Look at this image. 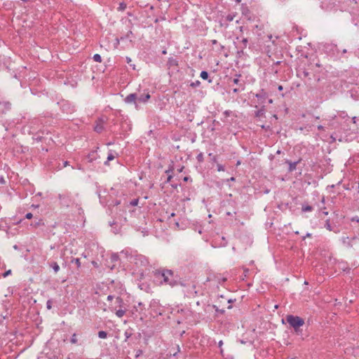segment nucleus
Returning a JSON list of instances; mask_svg holds the SVG:
<instances>
[{
  "mask_svg": "<svg viewBox=\"0 0 359 359\" xmlns=\"http://www.w3.org/2000/svg\"><path fill=\"white\" fill-rule=\"evenodd\" d=\"M72 262L74 263L78 268H79L81 266V262H80V259L79 258H74L72 260Z\"/></svg>",
  "mask_w": 359,
  "mask_h": 359,
  "instance_id": "nucleus-28",
  "label": "nucleus"
},
{
  "mask_svg": "<svg viewBox=\"0 0 359 359\" xmlns=\"http://www.w3.org/2000/svg\"><path fill=\"white\" fill-rule=\"evenodd\" d=\"M126 62L133 69H135V65L132 63V60L129 57H126Z\"/></svg>",
  "mask_w": 359,
  "mask_h": 359,
  "instance_id": "nucleus-27",
  "label": "nucleus"
},
{
  "mask_svg": "<svg viewBox=\"0 0 359 359\" xmlns=\"http://www.w3.org/2000/svg\"><path fill=\"white\" fill-rule=\"evenodd\" d=\"M227 19H228L229 21H231V20H233V17H231V16H229H229L227 17Z\"/></svg>",
  "mask_w": 359,
  "mask_h": 359,
  "instance_id": "nucleus-54",
  "label": "nucleus"
},
{
  "mask_svg": "<svg viewBox=\"0 0 359 359\" xmlns=\"http://www.w3.org/2000/svg\"><path fill=\"white\" fill-rule=\"evenodd\" d=\"M233 82L234 84L239 85L240 86V80L238 78H235L233 79Z\"/></svg>",
  "mask_w": 359,
  "mask_h": 359,
  "instance_id": "nucleus-40",
  "label": "nucleus"
},
{
  "mask_svg": "<svg viewBox=\"0 0 359 359\" xmlns=\"http://www.w3.org/2000/svg\"><path fill=\"white\" fill-rule=\"evenodd\" d=\"M264 114V110L261 109L256 112V116H262Z\"/></svg>",
  "mask_w": 359,
  "mask_h": 359,
  "instance_id": "nucleus-32",
  "label": "nucleus"
},
{
  "mask_svg": "<svg viewBox=\"0 0 359 359\" xmlns=\"http://www.w3.org/2000/svg\"><path fill=\"white\" fill-rule=\"evenodd\" d=\"M346 52H347V51H346V49H344V50H342V53H346Z\"/></svg>",
  "mask_w": 359,
  "mask_h": 359,
  "instance_id": "nucleus-60",
  "label": "nucleus"
},
{
  "mask_svg": "<svg viewBox=\"0 0 359 359\" xmlns=\"http://www.w3.org/2000/svg\"><path fill=\"white\" fill-rule=\"evenodd\" d=\"M217 171H219V172L224 171V167L221 164H217Z\"/></svg>",
  "mask_w": 359,
  "mask_h": 359,
  "instance_id": "nucleus-36",
  "label": "nucleus"
},
{
  "mask_svg": "<svg viewBox=\"0 0 359 359\" xmlns=\"http://www.w3.org/2000/svg\"><path fill=\"white\" fill-rule=\"evenodd\" d=\"M113 299H114V296H112V295H109L107 297V300L108 301H111Z\"/></svg>",
  "mask_w": 359,
  "mask_h": 359,
  "instance_id": "nucleus-48",
  "label": "nucleus"
},
{
  "mask_svg": "<svg viewBox=\"0 0 359 359\" xmlns=\"http://www.w3.org/2000/svg\"><path fill=\"white\" fill-rule=\"evenodd\" d=\"M116 304H117L121 308L122 305L123 304V299L120 297H117L116 298Z\"/></svg>",
  "mask_w": 359,
  "mask_h": 359,
  "instance_id": "nucleus-22",
  "label": "nucleus"
},
{
  "mask_svg": "<svg viewBox=\"0 0 359 359\" xmlns=\"http://www.w3.org/2000/svg\"><path fill=\"white\" fill-rule=\"evenodd\" d=\"M41 224H43L42 220L41 219H39L37 220L35 219L31 225L36 227L41 226Z\"/></svg>",
  "mask_w": 359,
  "mask_h": 359,
  "instance_id": "nucleus-19",
  "label": "nucleus"
},
{
  "mask_svg": "<svg viewBox=\"0 0 359 359\" xmlns=\"http://www.w3.org/2000/svg\"><path fill=\"white\" fill-rule=\"evenodd\" d=\"M302 210V212H311L313 210V207L309 205H303Z\"/></svg>",
  "mask_w": 359,
  "mask_h": 359,
  "instance_id": "nucleus-15",
  "label": "nucleus"
},
{
  "mask_svg": "<svg viewBox=\"0 0 359 359\" xmlns=\"http://www.w3.org/2000/svg\"><path fill=\"white\" fill-rule=\"evenodd\" d=\"M183 169H184V166H182L181 168H180L177 170V171H178L179 172H182L183 171Z\"/></svg>",
  "mask_w": 359,
  "mask_h": 359,
  "instance_id": "nucleus-53",
  "label": "nucleus"
},
{
  "mask_svg": "<svg viewBox=\"0 0 359 359\" xmlns=\"http://www.w3.org/2000/svg\"><path fill=\"white\" fill-rule=\"evenodd\" d=\"M325 227L328 230V231H332V227L330 224V219H327L325 221Z\"/></svg>",
  "mask_w": 359,
  "mask_h": 359,
  "instance_id": "nucleus-25",
  "label": "nucleus"
},
{
  "mask_svg": "<svg viewBox=\"0 0 359 359\" xmlns=\"http://www.w3.org/2000/svg\"><path fill=\"white\" fill-rule=\"evenodd\" d=\"M130 262L140 266H147L149 264L147 258L142 255H130Z\"/></svg>",
  "mask_w": 359,
  "mask_h": 359,
  "instance_id": "nucleus-4",
  "label": "nucleus"
},
{
  "mask_svg": "<svg viewBox=\"0 0 359 359\" xmlns=\"http://www.w3.org/2000/svg\"><path fill=\"white\" fill-rule=\"evenodd\" d=\"M200 76H201L203 79L206 80V79H208V76H209V74H208V72H206V71H202V72H201Z\"/></svg>",
  "mask_w": 359,
  "mask_h": 359,
  "instance_id": "nucleus-20",
  "label": "nucleus"
},
{
  "mask_svg": "<svg viewBox=\"0 0 359 359\" xmlns=\"http://www.w3.org/2000/svg\"><path fill=\"white\" fill-rule=\"evenodd\" d=\"M33 217V215L31 212H28L26 214L25 217L28 219H32Z\"/></svg>",
  "mask_w": 359,
  "mask_h": 359,
  "instance_id": "nucleus-42",
  "label": "nucleus"
},
{
  "mask_svg": "<svg viewBox=\"0 0 359 359\" xmlns=\"http://www.w3.org/2000/svg\"><path fill=\"white\" fill-rule=\"evenodd\" d=\"M103 129V127L100 125H97L95 127V130L97 133H101L102 130Z\"/></svg>",
  "mask_w": 359,
  "mask_h": 359,
  "instance_id": "nucleus-33",
  "label": "nucleus"
},
{
  "mask_svg": "<svg viewBox=\"0 0 359 359\" xmlns=\"http://www.w3.org/2000/svg\"><path fill=\"white\" fill-rule=\"evenodd\" d=\"M121 255H123L125 256L126 258H127L130 261V255H133L131 252L129 251V250L126 249L121 252Z\"/></svg>",
  "mask_w": 359,
  "mask_h": 359,
  "instance_id": "nucleus-12",
  "label": "nucleus"
},
{
  "mask_svg": "<svg viewBox=\"0 0 359 359\" xmlns=\"http://www.w3.org/2000/svg\"><path fill=\"white\" fill-rule=\"evenodd\" d=\"M75 205H76V208H77V209H78L79 214V215H82V214H83V209L81 208L80 204H79V203H75Z\"/></svg>",
  "mask_w": 359,
  "mask_h": 359,
  "instance_id": "nucleus-31",
  "label": "nucleus"
},
{
  "mask_svg": "<svg viewBox=\"0 0 359 359\" xmlns=\"http://www.w3.org/2000/svg\"><path fill=\"white\" fill-rule=\"evenodd\" d=\"M241 0H236L237 3H240Z\"/></svg>",
  "mask_w": 359,
  "mask_h": 359,
  "instance_id": "nucleus-62",
  "label": "nucleus"
},
{
  "mask_svg": "<svg viewBox=\"0 0 359 359\" xmlns=\"http://www.w3.org/2000/svg\"><path fill=\"white\" fill-rule=\"evenodd\" d=\"M97 335L100 339H106L107 337V333L105 331H99Z\"/></svg>",
  "mask_w": 359,
  "mask_h": 359,
  "instance_id": "nucleus-17",
  "label": "nucleus"
},
{
  "mask_svg": "<svg viewBox=\"0 0 359 359\" xmlns=\"http://www.w3.org/2000/svg\"><path fill=\"white\" fill-rule=\"evenodd\" d=\"M11 273V270H8L6 271L4 274H3V276L5 278V277H7L8 275H10Z\"/></svg>",
  "mask_w": 359,
  "mask_h": 359,
  "instance_id": "nucleus-44",
  "label": "nucleus"
},
{
  "mask_svg": "<svg viewBox=\"0 0 359 359\" xmlns=\"http://www.w3.org/2000/svg\"><path fill=\"white\" fill-rule=\"evenodd\" d=\"M172 175H168L167 180H166V182H170L171 181V180H172Z\"/></svg>",
  "mask_w": 359,
  "mask_h": 359,
  "instance_id": "nucleus-46",
  "label": "nucleus"
},
{
  "mask_svg": "<svg viewBox=\"0 0 359 359\" xmlns=\"http://www.w3.org/2000/svg\"><path fill=\"white\" fill-rule=\"evenodd\" d=\"M323 214L324 215H328V212H327V211H323Z\"/></svg>",
  "mask_w": 359,
  "mask_h": 359,
  "instance_id": "nucleus-57",
  "label": "nucleus"
},
{
  "mask_svg": "<svg viewBox=\"0 0 359 359\" xmlns=\"http://www.w3.org/2000/svg\"><path fill=\"white\" fill-rule=\"evenodd\" d=\"M1 104L7 110L11 109V104L9 102H8V101L1 102Z\"/></svg>",
  "mask_w": 359,
  "mask_h": 359,
  "instance_id": "nucleus-21",
  "label": "nucleus"
},
{
  "mask_svg": "<svg viewBox=\"0 0 359 359\" xmlns=\"http://www.w3.org/2000/svg\"><path fill=\"white\" fill-rule=\"evenodd\" d=\"M197 159L198 161H202L203 159V154H199L198 156H197Z\"/></svg>",
  "mask_w": 359,
  "mask_h": 359,
  "instance_id": "nucleus-41",
  "label": "nucleus"
},
{
  "mask_svg": "<svg viewBox=\"0 0 359 359\" xmlns=\"http://www.w3.org/2000/svg\"><path fill=\"white\" fill-rule=\"evenodd\" d=\"M68 164H69V162H68V161H65V162H64V166H65V167H66Z\"/></svg>",
  "mask_w": 359,
  "mask_h": 359,
  "instance_id": "nucleus-56",
  "label": "nucleus"
},
{
  "mask_svg": "<svg viewBox=\"0 0 359 359\" xmlns=\"http://www.w3.org/2000/svg\"><path fill=\"white\" fill-rule=\"evenodd\" d=\"M278 90H280H280H282L283 89V86H279L278 87Z\"/></svg>",
  "mask_w": 359,
  "mask_h": 359,
  "instance_id": "nucleus-55",
  "label": "nucleus"
},
{
  "mask_svg": "<svg viewBox=\"0 0 359 359\" xmlns=\"http://www.w3.org/2000/svg\"><path fill=\"white\" fill-rule=\"evenodd\" d=\"M256 97L259 99V100H264L266 97H267V95L266 93L264 91V90H262L259 93H258L257 94H256Z\"/></svg>",
  "mask_w": 359,
  "mask_h": 359,
  "instance_id": "nucleus-11",
  "label": "nucleus"
},
{
  "mask_svg": "<svg viewBox=\"0 0 359 359\" xmlns=\"http://www.w3.org/2000/svg\"><path fill=\"white\" fill-rule=\"evenodd\" d=\"M286 320L289 325L294 330L297 334H299L301 330L300 327L304 325V320L299 316L288 315L286 317Z\"/></svg>",
  "mask_w": 359,
  "mask_h": 359,
  "instance_id": "nucleus-2",
  "label": "nucleus"
},
{
  "mask_svg": "<svg viewBox=\"0 0 359 359\" xmlns=\"http://www.w3.org/2000/svg\"><path fill=\"white\" fill-rule=\"evenodd\" d=\"M115 158V156L114 155V154L112 153V151H110L109 154H108V156H107V161L104 162V164L105 165H107L108 164V162L110 161H112L114 160Z\"/></svg>",
  "mask_w": 359,
  "mask_h": 359,
  "instance_id": "nucleus-16",
  "label": "nucleus"
},
{
  "mask_svg": "<svg viewBox=\"0 0 359 359\" xmlns=\"http://www.w3.org/2000/svg\"><path fill=\"white\" fill-rule=\"evenodd\" d=\"M39 205H32V207L34 208H37Z\"/></svg>",
  "mask_w": 359,
  "mask_h": 359,
  "instance_id": "nucleus-64",
  "label": "nucleus"
},
{
  "mask_svg": "<svg viewBox=\"0 0 359 359\" xmlns=\"http://www.w3.org/2000/svg\"><path fill=\"white\" fill-rule=\"evenodd\" d=\"M138 203H139V199L138 198H135V199L132 200L130 202V205H132V206H136V205H138Z\"/></svg>",
  "mask_w": 359,
  "mask_h": 359,
  "instance_id": "nucleus-30",
  "label": "nucleus"
},
{
  "mask_svg": "<svg viewBox=\"0 0 359 359\" xmlns=\"http://www.w3.org/2000/svg\"><path fill=\"white\" fill-rule=\"evenodd\" d=\"M39 205H32V207L34 208H37Z\"/></svg>",
  "mask_w": 359,
  "mask_h": 359,
  "instance_id": "nucleus-63",
  "label": "nucleus"
},
{
  "mask_svg": "<svg viewBox=\"0 0 359 359\" xmlns=\"http://www.w3.org/2000/svg\"><path fill=\"white\" fill-rule=\"evenodd\" d=\"M142 354V351L139 349L136 351L135 358H139Z\"/></svg>",
  "mask_w": 359,
  "mask_h": 359,
  "instance_id": "nucleus-38",
  "label": "nucleus"
},
{
  "mask_svg": "<svg viewBox=\"0 0 359 359\" xmlns=\"http://www.w3.org/2000/svg\"><path fill=\"white\" fill-rule=\"evenodd\" d=\"M70 341L72 344H74L77 343L78 339H77L76 334L74 333L72 334Z\"/></svg>",
  "mask_w": 359,
  "mask_h": 359,
  "instance_id": "nucleus-26",
  "label": "nucleus"
},
{
  "mask_svg": "<svg viewBox=\"0 0 359 359\" xmlns=\"http://www.w3.org/2000/svg\"><path fill=\"white\" fill-rule=\"evenodd\" d=\"M184 295L187 297H195L198 295V292L196 290V285L194 283L187 284V287L183 290Z\"/></svg>",
  "mask_w": 359,
  "mask_h": 359,
  "instance_id": "nucleus-5",
  "label": "nucleus"
},
{
  "mask_svg": "<svg viewBox=\"0 0 359 359\" xmlns=\"http://www.w3.org/2000/svg\"><path fill=\"white\" fill-rule=\"evenodd\" d=\"M201 82L199 81H196V82H193L191 83V86L196 87L200 85Z\"/></svg>",
  "mask_w": 359,
  "mask_h": 359,
  "instance_id": "nucleus-39",
  "label": "nucleus"
},
{
  "mask_svg": "<svg viewBox=\"0 0 359 359\" xmlns=\"http://www.w3.org/2000/svg\"><path fill=\"white\" fill-rule=\"evenodd\" d=\"M124 335L126 337V341H127L132 335L131 332H129L128 331H126L124 333Z\"/></svg>",
  "mask_w": 359,
  "mask_h": 359,
  "instance_id": "nucleus-35",
  "label": "nucleus"
},
{
  "mask_svg": "<svg viewBox=\"0 0 359 359\" xmlns=\"http://www.w3.org/2000/svg\"><path fill=\"white\" fill-rule=\"evenodd\" d=\"M318 129L320 130H324V127L323 126H321V125H319L318 126Z\"/></svg>",
  "mask_w": 359,
  "mask_h": 359,
  "instance_id": "nucleus-50",
  "label": "nucleus"
},
{
  "mask_svg": "<svg viewBox=\"0 0 359 359\" xmlns=\"http://www.w3.org/2000/svg\"><path fill=\"white\" fill-rule=\"evenodd\" d=\"M224 48V46H222V45H221V44H219V50H223Z\"/></svg>",
  "mask_w": 359,
  "mask_h": 359,
  "instance_id": "nucleus-51",
  "label": "nucleus"
},
{
  "mask_svg": "<svg viewBox=\"0 0 359 359\" xmlns=\"http://www.w3.org/2000/svg\"><path fill=\"white\" fill-rule=\"evenodd\" d=\"M229 180L233 182V181H235V178L233 177H232Z\"/></svg>",
  "mask_w": 359,
  "mask_h": 359,
  "instance_id": "nucleus-58",
  "label": "nucleus"
},
{
  "mask_svg": "<svg viewBox=\"0 0 359 359\" xmlns=\"http://www.w3.org/2000/svg\"><path fill=\"white\" fill-rule=\"evenodd\" d=\"M211 43L212 45H217V41L215 40V39H213L211 41Z\"/></svg>",
  "mask_w": 359,
  "mask_h": 359,
  "instance_id": "nucleus-49",
  "label": "nucleus"
},
{
  "mask_svg": "<svg viewBox=\"0 0 359 359\" xmlns=\"http://www.w3.org/2000/svg\"><path fill=\"white\" fill-rule=\"evenodd\" d=\"M49 266L53 268L55 273H57L60 270V266L56 262L50 263Z\"/></svg>",
  "mask_w": 359,
  "mask_h": 359,
  "instance_id": "nucleus-13",
  "label": "nucleus"
},
{
  "mask_svg": "<svg viewBox=\"0 0 359 359\" xmlns=\"http://www.w3.org/2000/svg\"><path fill=\"white\" fill-rule=\"evenodd\" d=\"M173 170H174L173 166L171 165L169 167V168L167 170H165V173H167L168 175H172Z\"/></svg>",
  "mask_w": 359,
  "mask_h": 359,
  "instance_id": "nucleus-34",
  "label": "nucleus"
},
{
  "mask_svg": "<svg viewBox=\"0 0 359 359\" xmlns=\"http://www.w3.org/2000/svg\"><path fill=\"white\" fill-rule=\"evenodd\" d=\"M110 259H111V262H116L119 259V256L118 254L114 253L111 255Z\"/></svg>",
  "mask_w": 359,
  "mask_h": 359,
  "instance_id": "nucleus-18",
  "label": "nucleus"
},
{
  "mask_svg": "<svg viewBox=\"0 0 359 359\" xmlns=\"http://www.w3.org/2000/svg\"><path fill=\"white\" fill-rule=\"evenodd\" d=\"M356 240L355 237L349 238L348 236L346 237H342L341 238V242L342 243L346 246L347 248H352L353 245V242Z\"/></svg>",
  "mask_w": 359,
  "mask_h": 359,
  "instance_id": "nucleus-7",
  "label": "nucleus"
},
{
  "mask_svg": "<svg viewBox=\"0 0 359 359\" xmlns=\"http://www.w3.org/2000/svg\"><path fill=\"white\" fill-rule=\"evenodd\" d=\"M58 198L60 200V205L63 207L68 208L76 203L72 196L69 192L60 194L58 195Z\"/></svg>",
  "mask_w": 359,
  "mask_h": 359,
  "instance_id": "nucleus-3",
  "label": "nucleus"
},
{
  "mask_svg": "<svg viewBox=\"0 0 359 359\" xmlns=\"http://www.w3.org/2000/svg\"><path fill=\"white\" fill-rule=\"evenodd\" d=\"M126 312V309H122L121 308L116 311V315L118 318L123 317Z\"/></svg>",
  "mask_w": 359,
  "mask_h": 359,
  "instance_id": "nucleus-14",
  "label": "nucleus"
},
{
  "mask_svg": "<svg viewBox=\"0 0 359 359\" xmlns=\"http://www.w3.org/2000/svg\"><path fill=\"white\" fill-rule=\"evenodd\" d=\"M93 60L94 61L97 62H102V57H101V55L100 54H95L93 55Z\"/></svg>",
  "mask_w": 359,
  "mask_h": 359,
  "instance_id": "nucleus-24",
  "label": "nucleus"
},
{
  "mask_svg": "<svg viewBox=\"0 0 359 359\" xmlns=\"http://www.w3.org/2000/svg\"><path fill=\"white\" fill-rule=\"evenodd\" d=\"M190 180H191L190 177H188V176H186V177H184L183 178V180H184V182H188V181H189Z\"/></svg>",
  "mask_w": 359,
  "mask_h": 359,
  "instance_id": "nucleus-47",
  "label": "nucleus"
},
{
  "mask_svg": "<svg viewBox=\"0 0 359 359\" xmlns=\"http://www.w3.org/2000/svg\"><path fill=\"white\" fill-rule=\"evenodd\" d=\"M154 275L156 277H160L163 278V282L161 283H164L166 285H169L171 287H175L178 285V281L176 280L174 272L172 270L168 269H158L154 271Z\"/></svg>",
  "mask_w": 359,
  "mask_h": 359,
  "instance_id": "nucleus-1",
  "label": "nucleus"
},
{
  "mask_svg": "<svg viewBox=\"0 0 359 359\" xmlns=\"http://www.w3.org/2000/svg\"><path fill=\"white\" fill-rule=\"evenodd\" d=\"M352 221H355V222H359V218H358V217H353V218L352 219Z\"/></svg>",
  "mask_w": 359,
  "mask_h": 359,
  "instance_id": "nucleus-52",
  "label": "nucleus"
},
{
  "mask_svg": "<svg viewBox=\"0 0 359 359\" xmlns=\"http://www.w3.org/2000/svg\"><path fill=\"white\" fill-rule=\"evenodd\" d=\"M248 45V40L247 38H242L239 43L236 46L238 48V54H243V50L247 48Z\"/></svg>",
  "mask_w": 359,
  "mask_h": 359,
  "instance_id": "nucleus-6",
  "label": "nucleus"
},
{
  "mask_svg": "<svg viewBox=\"0 0 359 359\" xmlns=\"http://www.w3.org/2000/svg\"><path fill=\"white\" fill-rule=\"evenodd\" d=\"M46 307L48 309H50L52 308V301L48 300L46 302Z\"/></svg>",
  "mask_w": 359,
  "mask_h": 359,
  "instance_id": "nucleus-37",
  "label": "nucleus"
},
{
  "mask_svg": "<svg viewBox=\"0 0 359 359\" xmlns=\"http://www.w3.org/2000/svg\"><path fill=\"white\" fill-rule=\"evenodd\" d=\"M126 4L124 2H121L118 8V11H123L126 8Z\"/></svg>",
  "mask_w": 359,
  "mask_h": 359,
  "instance_id": "nucleus-23",
  "label": "nucleus"
},
{
  "mask_svg": "<svg viewBox=\"0 0 359 359\" xmlns=\"http://www.w3.org/2000/svg\"><path fill=\"white\" fill-rule=\"evenodd\" d=\"M124 101L128 104L134 103L137 106V95L135 93H130L126 96Z\"/></svg>",
  "mask_w": 359,
  "mask_h": 359,
  "instance_id": "nucleus-8",
  "label": "nucleus"
},
{
  "mask_svg": "<svg viewBox=\"0 0 359 359\" xmlns=\"http://www.w3.org/2000/svg\"><path fill=\"white\" fill-rule=\"evenodd\" d=\"M149 98L150 95L147 93L146 95H141L139 97L137 96V102L145 103Z\"/></svg>",
  "mask_w": 359,
  "mask_h": 359,
  "instance_id": "nucleus-9",
  "label": "nucleus"
},
{
  "mask_svg": "<svg viewBox=\"0 0 359 359\" xmlns=\"http://www.w3.org/2000/svg\"><path fill=\"white\" fill-rule=\"evenodd\" d=\"M222 345H223V341L221 340V341H219V343H218V346H219V347L220 348V352H221V353H223V349L222 348Z\"/></svg>",
  "mask_w": 359,
  "mask_h": 359,
  "instance_id": "nucleus-43",
  "label": "nucleus"
},
{
  "mask_svg": "<svg viewBox=\"0 0 359 359\" xmlns=\"http://www.w3.org/2000/svg\"><path fill=\"white\" fill-rule=\"evenodd\" d=\"M304 74L305 76H307L309 75V73L307 72H304Z\"/></svg>",
  "mask_w": 359,
  "mask_h": 359,
  "instance_id": "nucleus-59",
  "label": "nucleus"
},
{
  "mask_svg": "<svg viewBox=\"0 0 359 359\" xmlns=\"http://www.w3.org/2000/svg\"><path fill=\"white\" fill-rule=\"evenodd\" d=\"M178 285H180L181 286H182L184 289L187 287V284L183 283V282H180L178 283Z\"/></svg>",
  "mask_w": 359,
  "mask_h": 359,
  "instance_id": "nucleus-45",
  "label": "nucleus"
},
{
  "mask_svg": "<svg viewBox=\"0 0 359 359\" xmlns=\"http://www.w3.org/2000/svg\"><path fill=\"white\" fill-rule=\"evenodd\" d=\"M299 161L292 162V161L287 160L285 161V163L289 165V168H288L289 172H292V171L295 170L296 168H297V165L299 163Z\"/></svg>",
  "mask_w": 359,
  "mask_h": 359,
  "instance_id": "nucleus-10",
  "label": "nucleus"
},
{
  "mask_svg": "<svg viewBox=\"0 0 359 359\" xmlns=\"http://www.w3.org/2000/svg\"><path fill=\"white\" fill-rule=\"evenodd\" d=\"M175 214L174 212L171 213L170 217H174Z\"/></svg>",
  "mask_w": 359,
  "mask_h": 359,
  "instance_id": "nucleus-61",
  "label": "nucleus"
},
{
  "mask_svg": "<svg viewBox=\"0 0 359 359\" xmlns=\"http://www.w3.org/2000/svg\"><path fill=\"white\" fill-rule=\"evenodd\" d=\"M243 90H244V86L243 84H240V88L233 89V92L237 93Z\"/></svg>",
  "mask_w": 359,
  "mask_h": 359,
  "instance_id": "nucleus-29",
  "label": "nucleus"
}]
</instances>
